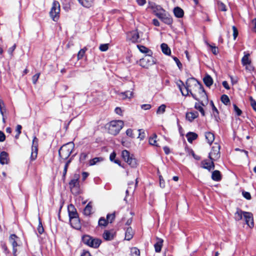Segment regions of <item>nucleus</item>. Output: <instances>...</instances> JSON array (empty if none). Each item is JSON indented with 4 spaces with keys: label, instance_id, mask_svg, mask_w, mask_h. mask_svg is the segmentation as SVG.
I'll return each instance as SVG.
<instances>
[{
    "label": "nucleus",
    "instance_id": "1",
    "mask_svg": "<svg viewBox=\"0 0 256 256\" xmlns=\"http://www.w3.org/2000/svg\"><path fill=\"white\" fill-rule=\"evenodd\" d=\"M177 85L183 96H188L190 93L194 99L200 100L202 106L208 104V98L206 92L202 85L195 78L188 79L186 84L180 80Z\"/></svg>",
    "mask_w": 256,
    "mask_h": 256
},
{
    "label": "nucleus",
    "instance_id": "2",
    "mask_svg": "<svg viewBox=\"0 0 256 256\" xmlns=\"http://www.w3.org/2000/svg\"><path fill=\"white\" fill-rule=\"evenodd\" d=\"M149 8L152 10L155 15L162 22L168 24H170L172 23V20L168 14L160 6H156L154 4H150V2H149Z\"/></svg>",
    "mask_w": 256,
    "mask_h": 256
},
{
    "label": "nucleus",
    "instance_id": "3",
    "mask_svg": "<svg viewBox=\"0 0 256 256\" xmlns=\"http://www.w3.org/2000/svg\"><path fill=\"white\" fill-rule=\"evenodd\" d=\"M244 218L246 224L250 228L254 226L253 214L250 212H243L240 209H237L234 214V218L236 220H240Z\"/></svg>",
    "mask_w": 256,
    "mask_h": 256
},
{
    "label": "nucleus",
    "instance_id": "4",
    "mask_svg": "<svg viewBox=\"0 0 256 256\" xmlns=\"http://www.w3.org/2000/svg\"><path fill=\"white\" fill-rule=\"evenodd\" d=\"M124 126L122 120H114L110 122L107 126L108 132L110 134L116 136L119 133Z\"/></svg>",
    "mask_w": 256,
    "mask_h": 256
},
{
    "label": "nucleus",
    "instance_id": "5",
    "mask_svg": "<svg viewBox=\"0 0 256 256\" xmlns=\"http://www.w3.org/2000/svg\"><path fill=\"white\" fill-rule=\"evenodd\" d=\"M74 148V144L73 142H69L64 145L59 150L60 157L64 160H66L72 152Z\"/></svg>",
    "mask_w": 256,
    "mask_h": 256
},
{
    "label": "nucleus",
    "instance_id": "6",
    "mask_svg": "<svg viewBox=\"0 0 256 256\" xmlns=\"http://www.w3.org/2000/svg\"><path fill=\"white\" fill-rule=\"evenodd\" d=\"M156 59L148 54L140 60L138 64L144 68H148L150 66L156 64Z\"/></svg>",
    "mask_w": 256,
    "mask_h": 256
},
{
    "label": "nucleus",
    "instance_id": "7",
    "mask_svg": "<svg viewBox=\"0 0 256 256\" xmlns=\"http://www.w3.org/2000/svg\"><path fill=\"white\" fill-rule=\"evenodd\" d=\"M82 242L84 244L94 248H98L102 242L100 240L94 238L88 235L83 236Z\"/></svg>",
    "mask_w": 256,
    "mask_h": 256
},
{
    "label": "nucleus",
    "instance_id": "8",
    "mask_svg": "<svg viewBox=\"0 0 256 256\" xmlns=\"http://www.w3.org/2000/svg\"><path fill=\"white\" fill-rule=\"evenodd\" d=\"M60 12V4L57 1H54L50 12V16L54 21H57L59 18Z\"/></svg>",
    "mask_w": 256,
    "mask_h": 256
},
{
    "label": "nucleus",
    "instance_id": "9",
    "mask_svg": "<svg viewBox=\"0 0 256 256\" xmlns=\"http://www.w3.org/2000/svg\"><path fill=\"white\" fill-rule=\"evenodd\" d=\"M122 156L124 161L126 162L131 167L134 168L137 166V162L135 158L132 156H130V152L124 150L122 152Z\"/></svg>",
    "mask_w": 256,
    "mask_h": 256
},
{
    "label": "nucleus",
    "instance_id": "10",
    "mask_svg": "<svg viewBox=\"0 0 256 256\" xmlns=\"http://www.w3.org/2000/svg\"><path fill=\"white\" fill-rule=\"evenodd\" d=\"M78 178L79 176L76 175L74 178L69 183L70 190L74 194H78L80 193Z\"/></svg>",
    "mask_w": 256,
    "mask_h": 256
},
{
    "label": "nucleus",
    "instance_id": "11",
    "mask_svg": "<svg viewBox=\"0 0 256 256\" xmlns=\"http://www.w3.org/2000/svg\"><path fill=\"white\" fill-rule=\"evenodd\" d=\"M220 146L215 143L212 148V150L209 154V158L210 160H215L220 158Z\"/></svg>",
    "mask_w": 256,
    "mask_h": 256
},
{
    "label": "nucleus",
    "instance_id": "12",
    "mask_svg": "<svg viewBox=\"0 0 256 256\" xmlns=\"http://www.w3.org/2000/svg\"><path fill=\"white\" fill-rule=\"evenodd\" d=\"M38 141V139L36 136H34L32 140L30 156V159L32 160H35L37 157Z\"/></svg>",
    "mask_w": 256,
    "mask_h": 256
},
{
    "label": "nucleus",
    "instance_id": "13",
    "mask_svg": "<svg viewBox=\"0 0 256 256\" xmlns=\"http://www.w3.org/2000/svg\"><path fill=\"white\" fill-rule=\"evenodd\" d=\"M242 59V62L244 66L246 67V69L248 70H252L253 69L252 66H251V60L249 58L250 54L248 53L246 54Z\"/></svg>",
    "mask_w": 256,
    "mask_h": 256
},
{
    "label": "nucleus",
    "instance_id": "14",
    "mask_svg": "<svg viewBox=\"0 0 256 256\" xmlns=\"http://www.w3.org/2000/svg\"><path fill=\"white\" fill-rule=\"evenodd\" d=\"M139 38V34L136 30L130 32L126 35V40L133 43L137 42Z\"/></svg>",
    "mask_w": 256,
    "mask_h": 256
},
{
    "label": "nucleus",
    "instance_id": "15",
    "mask_svg": "<svg viewBox=\"0 0 256 256\" xmlns=\"http://www.w3.org/2000/svg\"><path fill=\"white\" fill-rule=\"evenodd\" d=\"M17 238V236L14 234L10 235L9 238V240L13 248V254L14 256H16L17 250L16 248L18 246L16 240Z\"/></svg>",
    "mask_w": 256,
    "mask_h": 256
},
{
    "label": "nucleus",
    "instance_id": "16",
    "mask_svg": "<svg viewBox=\"0 0 256 256\" xmlns=\"http://www.w3.org/2000/svg\"><path fill=\"white\" fill-rule=\"evenodd\" d=\"M202 167L204 168L207 169L209 171L214 169V160H203L202 162Z\"/></svg>",
    "mask_w": 256,
    "mask_h": 256
},
{
    "label": "nucleus",
    "instance_id": "17",
    "mask_svg": "<svg viewBox=\"0 0 256 256\" xmlns=\"http://www.w3.org/2000/svg\"><path fill=\"white\" fill-rule=\"evenodd\" d=\"M115 232L113 230H105L102 234L103 238L106 240H111L114 239Z\"/></svg>",
    "mask_w": 256,
    "mask_h": 256
},
{
    "label": "nucleus",
    "instance_id": "18",
    "mask_svg": "<svg viewBox=\"0 0 256 256\" xmlns=\"http://www.w3.org/2000/svg\"><path fill=\"white\" fill-rule=\"evenodd\" d=\"M68 212L70 219L78 216L76 209L72 204L68 206Z\"/></svg>",
    "mask_w": 256,
    "mask_h": 256
},
{
    "label": "nucleus",
    "instance_id": "19",
    "mask_svg": "<svg viewBox=\"0 0 256 256\" xmlns=\"http://www.w3.org/2000/svg\"><path fill=\"white\" fill-rule=\"evenodd\" d=\"M70 222L71 226L77 230H79L80 228L81 224L78 216L70 219Z\"/></svg>",
    "mask_w": 256,
    "mask_h": 256
},
{
    "label": "nucleus",
    "instance_id": "20",
    "mask_svg": "<svg viewBox=\"0 0 256 256\" xmlns=\"http://www.w3.org/2000/svg\"><path fill=\"white\" fill-rule=\"evenodd\" d=\"M198 116L197 112H189L186 114V118L190 122H192Z\"/></svg>",
    "mask_w": 256,
    "mask_h": 256
},
{
    "label": "nucleus",
    "instance_id": "21",
    "mask_svg": "<svg viewBox=\"0 0 256 256\" xmlns=\"http://www.w3.org/2000/svg\"><path fill=\"white\" fill-rule=\"evenodd\" d=\"M8 162V154L5 152H2L0 154V163L2 164H6Z\"/></svg>",
    "mask_w": 256,
    "mask_h": 256
},
{
    "label": "nucleus",
    "instance_id": "22",
    "mask_svg": "<svg viewBox=\"0 0 256 256\" xmlns=\"http://www.w3.org/2000/svg\"><path fill=\"white\" fill-rule=\"evenodd\" d=\"M157 242L154 245L155 251L156 252H160L163 243V240L162 238H157Z\"/></svg>",
    "mask_w": 256,
    "mask_h": 256
},
{
    "label": "nucleus",
    "instance_id": "23",
    "mask_svg": "<svg viewBox=\"0 0 256 256\" xmlns=\"http://www.w3.org/2000/svg\"><path fill=\"white\" fill-rule=\"evenodd\" d=\"M92 202H90L84 210V214L86 216H90L92 213Z\"/></svg>",
    "mask_w": 256,
    "mask_h": 256
},
{
    "label": "nucleus",
    "instance_id": "24",
    "mask_svg": "<svg viewBox=\"0 0 256 256\" xmlns=\"http://www.w3.org/2000/svg\"><path fill=\"white\" fill-rule=\"evenodd\" d=\"M204 84L208 87H210L213 84V80L212 77L207 74L203 78Z\"/></svg>",
    "mask_w": 256,
    "mask_h": 256
},
{
    "label": "nucleus",
    "instance_id": "25",
    "mask_svg": "<svg viewBox=\"0 0 256 256\" xmlns=\"http://www.w3.org/2000/svg\"><path fill=\"white\" fill-rule=\"evenodd\" d=\"M205 137L208 141V142L211 144L214 140V134L210 132H206L205 134Z\"/></svg>",
    "mask_w": 256,
    "mask_h": 256
},
{
    "label": "nucleus",
    "instance_id": "26",
    "mask_svg": "<svg viewBox=\"0 0 256 256\" xmlns=\"http://www.w3.org/2000/svg\"><path fill=\"white\" fill-rule=\"evenodd\" d=\"M134 236V232L131 228H128L126 232L125 239L130 240Z\"/></svg>",
    "mask_w": 256,
    "mask_h": 256
},
{
    "label": "nucleus",
    "instance_id": "27",
    "mask_svg": "<svg viewBox=\"0 0 256 256\" xmlns=\"http://www.w3.org/2000/svg\"><path fill=\"white\" fill-rule=\"evenodd\" d=\"M161 48L162 52L166 55H170L171 54V50L168 44L163 43L161 44Z\"/></svg>",
    "mask_w": 256,
    "mask_h": 256
},
{
    "label": "nucleus",
    "instance_id": "28",
    "mask_svg": "<svg viewBox=\"0 0 256 256\" xmlns=\"http://www.w3.org/2000/svg\"><path fill=\"white\" fill-rule=\"evenodd\" d=\"M119 94L122 99H126L127 98H131L133 96V92L132 91H126L124 92H121Z\"/></svg>",
    "mask_w": 256,
    "mask_h": 256
},
{
    "label": "nucleus",
    "instance_id": "29",
    "mask_svg": "<svg viewBox=\"0 0 256 256\" xmlns=\"http://www.w3.org/2000/svg\"><path fill=\"white\" fill-rule=\"evenodd\" d=\"M174 12L175 16L177 18H182L184 14L183 10L179 7L174 8Z\"/></svg>",
    "mask_w": 256,
    "mask_h": 256
},
{
    "label": "nucleus",
    "instance_id": "30",
    "mask_svg": "<svg viewBox=\"0 0 256 256\" xmlns=\"http://www.w3.org/2000/svg\"><path fill=\"white\" fill-rule=\"evenodd\" d=\"M212 178L214 180L219 181L221 180V174L218 170H214L212 173Z\"/></svg>",
    "mask_w": 256,
    "mask_h": 256
},
{
    "label": "nucleus",
    "instance_id": "31",
    "mask_svg": "<svg viewBox=\"0 0 256 256\" xmlns=\"http://www.w3.org/2000/svg\"><path fill=\"white\" fill-rule=\"evenodd\" d=\"M188 140L190 142H192L194 140H196L198 137V134L194 132H190L186 135Z\"/></svg>",
    "mask_w": 256,
    "mask_h": 256
},
{
    "label": "nucleus",
    "instance_id": "32",
    "mask_svg": "<svg viewBox=\"0 0 256 256\" xmlns=\"http://www.w3.org/2000/svg\"><path fill=\"white\" fill-rule=\"evenodd\" d=\"M94 0H78L79 2L84 6L88 8L90 6Z\"/></svg>",
    "mask_w": 256,
    "mask_h": 256
},
{
    "label": "nucleus",
    "instance_id": "33",
    "mask_svg": "<svg viewBox=\"0 0 256 256\" xmlns=\"http://www.w3.org/2000/svg\"><path fill=\"white\" fill-rule=\"evenodd\" d=\"M200 103H196L195 105H194V108L198 110H199L200 112L201 113V114H202V116H204L205 115V114H204V110L203 109L202 106H203L201 103H200V100H198ZM206 105H205L204 106H206Z\"/></svg>",
    "mask_w": 256,
    "mask_h": 256
},
{
    "label": "nucleus",
    "instance_id": "34",
    "mask_svg": "<svg viewBox=\"0 0 256 256\" xmlns=\"http://www.w3.org/2000/svg\"><path fill=\"white\" fill-rule=\"evenodd\" d=\"M156 137H157L156 135V134H154L152 135V136L149 138V143L150 144L152 145V146H159L156 142Z\"/></svg>",
    "mask_w": 256,
    "mask_h": 256
},
{
    "label": "nucleus",
    "instance_id": "35",
    "mask_svg": "<svg viewBox=\"0 0 256 256\" xmlns=\"http://www.w3.org/2000/svg\"><path fill=\"white\" fill-rule=\"evenodd\" d=\"M108 223L107 220H106L104 218L102 217L98 220V226H106Z\"/></svg>",
    "mask_w": 256,
    "mask_h": 256
},
{
    "label": "nucleus",
    "instance_id": "36",
    "mask_svg": "<svg viewBox=\"0 0 256 256\" xmlns=\"http://www.w3.org/2000/svg\"><path fill=\"white\" fill-rule=\"evenodd\" d=\"M131 256H140V252L136 248H132L130 250Z\"/></svg>",
    "mask_w": 256,
    "mask_h": 256
},
{
    "label": "nucleus",
    "instance_id": "37",
    "mask_svg": "<svg viewBox=\"0 0 256 256\" xmlns=\"http://www.w3.org/2000/svg\"><path fill=\"white\" fill-rule=\"evenodd\" d=\"M166 106L165 104H162L156 110V114H163L166 111Z\"/></svg>",
    "mask_w": 256,
    "mask_h": 256
},
{
    "label": "nucleus",
    "instance_id": "38",
    "mask_svg": "<svg viewBox=\"0 0 256 256\" xmlns=\"http://www.w3.org/2000/svg\"><path fill=\"white\" fill-rule=\"evenodd\" d=\"M86 50V48H84L81 49L78 52V56H77L78 60H80V59L84 57Z\"/></svg>",
    "mask_w": 256,
    "mask_h": 256
},
{
    "label": "nucleus",
    "instance_id": "39",
    "mask_svg": "<svg viewBox=\"0 0 256 256\" xmlns=\"http://www.w3.org/2000/svg\"><path fill=\"white\" fill-rule=\"evenodd\" d=\"M38 222L39 224L37 228L39 234H42L44 232V229L42 225V223L40 221V218H38Z\"/></svg>",
    "mask_w": 256,
    "mask_h": 256
},
{
    "label": "nucleus",
    "instance_id": "40",
    "mask_svg": "<svg viewBox=\"0 0 256 256\" xmlns=\"http://www.w3.org/2000/svg\"><path fill=\"white\" fill-rule=\"evenodd\" d=\"M140 52L144 54L148 53L150 50L146 47L142 46H137Z\"/></svg>",
    "mask_w": 256,
    "mask_h": 256
},
{
    "label": "nucleus",
    "instance_id": "41",
    "mask_svg": "<svg viewBox=\"0 0 256 256\" xmlns=\"http://www.w3.org/2000/svg\"><path fill=\"white\" fill-rule=\"evenodd\" d=\"M207 44L210 46V48L211 50L214 54H217L218 53V48L216 46L211 45L208 43H207Z\"/></svg>",
    "mask_w": 256,
    "mask_h": 256
},
{
    "label": "nucleus",
    "instance_id": "42",
    "mask_svg": "<svg viewBox=\"0 0 256 256\" xmlns=\"http://www.w3.org/2000/svg\"><path fill=\"white\" fill-rule=\"evenodd\" d=\"M102 160V158H95L90 161V166H93L96 164L97 162Z\"/></svg>",
    "mask_w": 256,
    "mask_h": 256
},
{
    "label": "nucleus",
    "instance_id": "43",
    "mask_svg": "<svg viewBox=\"0 0 256 256\" xmlns=\"http://www.w3.org/2000/svg\"><path fill=\"white\" fill-rule=\"evenodd\" d=\"M221 100L225 104H228L230 102V99L228 97L226 94H223L222 96Z\"/></svg>",
    "mask_w": 256,
    "mask_h": 256
},
{
    "label": "nucleus",
    "instance_id": "44",
    "mask_svg": "<svg viewBox=\"0 0 256 256\" xmlns=\"http://www.w3.org/2000/svg\"><path fill=\"white\" fill-rule=\"evenodd\" d=\"M218 8L220 10L226 12V6L225 4L222 2H218Z\"/></svg>",
    "mask_w": 256,
    "mask_h": 256
},
{
    "label": "nucleus",
    "instance_id": "45",
    "mask_svg": "<svg viewBox=\"0 0 256 256\" xmlns=\"http://www.w3.org/2000/svg\"><path fill=\"white\" fill-rule=\"evenodd\" d=\"M115 218L114 213L108 214L106 216V219L108 222L112 223Z\"/></svg>",
    "mask_w": 256,
    "mask_h": 256
},
{
    "label": "nucleus",
    "instance_id": "46",
    "mask_svg": "<svg viewBox=\"0 0 256 256\" xmlns=\"http://www.w3.org/2000/svg\"><path fill=\"white\" fill-rule=\"evenodd\" d=\"M210 104L212 106L213 115L214 116V117L216 118L218 115V110L216 107L214 106V104L212 101L210 102Z\"/></svg>",
    "mask_w": 256,
    "mask_h": 256
},
{
    "label": "nucleus",
    "instance_id": "47",
    "mask_svg": "<svg viewBox=\"0 0 256 256\" xmlns=\"http://www.w3.org/2000/svg\"><path fill=\"white\" fill-rule=\"evenodd\" d=\"M108 44H102L100 45L99 48L102 52H106L108 50Z\"/></svg>",
    "mask_w": 256,
    "mask_h": 256
},
{
    "label": "nucleus",
    "instance_id": "48",
    "mask_svg": "<svg viewBox=\"0 0 256 256\" xmlns=\"http://www.w3.org/2000/svg\"><path fill=\"white\" fill-rule=\"evenodd\" d=\"M139 132V136L138 138H140V140H142L145 138V132L144 131L142 130H138Z\"/></svg>",
    "mask_w": 256,
    "mask_h": 256
},
{
    "label": "nucleus",
    "instance_id": "49",
    "mask_svg": "<svg viewBox=\"0 0 256 256\" xmlns=\"http://www.w3.org/2000/svg\"><path fill=\"white\" fill-rule=\"evenodd\" d=\"M250 104L252 106V107L253 109L256 112V102L253 98L250 96Z\"/></svg>",
    "mask_w": 256,
    "mask_h": 256
},
{
    "label": "nucleus",
    "instance_id": "50",
    "mask_svg": "<svg viewBox=\"0 0 256 256\" xmlns=\"http://www.w3.org/2000/svg\"><path fill=\"white\" fill-rule=\"evenodd\" d=\"M40 73H38L34 75L32 78V80L34 84H36L40 77Z\"/></svg>",
    "mask_w": 256,
    "mask_h": 256
},
{
    "label": "nucleus",
    "instance_id": "51",
    "mask_svg": "<svg viewBox=\"0 0 256 256\" xmlns=\"http://www.w3.org/2000/svg\"><path fill=\"white\" fill-rule=\"evenodd\" d=\"M232 30H233L234 39L236 40V37L238 35V30L235 26H233L232 27Z\"/></svg>",
    "mask_w": 256,
    "mask_h": 256
},
{
    "label": "nucleus",
    "instance_id": "52",
    "mask_svg": "<svg viewBox=\"0 0 256 256\" xmlns=\"http://www.w3.org/2000/svg\"><path fill=\"white\" fill-rule=\"evenodd\" d=\"M242 196L247 200H250L251 198V196L250 192L243 191L242 192Z\"/></svg>",
    "mask_w": 256,
    "mask_h": 256
},
{
    "label": "nucleus",
    "instance_id": "53",
    "mask_svg": "<svg viewBox=\"0 0 256 256\" xmlns=\"http://www.w3.org/2000/svg\"><path fill=\"white\" fill-rule=\"evenodd\" d=\"M234 110L238 116H240L242 114V110L236 106L234 104Z\"/></svg>",
    "mask_w": 256,
    "mask_h": 256
},
{
    "label": "nucleus",
    "instance_id": "54",
    "mask_svg": "<svg viewBox=\"0 0 256 256\" xmlns=\"http://www.w3.org/2000/svg\"><path fill=\"white\" fill-rule=\"evenodd\" d=\"M132 130L130 128H129L128 130H127L126 131V134L128 136L130 137V138H134V136L133 134V132H132Z\"/></svg>",
    "mask_w": 256,
    "mask_h": 256
},
{
    "label": "nucleus",
    "instance_id": "55",
    "mask_svg": "<svg viewBox=\"0 0 256 256\" xmlns=\"http://www.w3.org/2000/svg\"><path fill=\"white\" fill-rule=\"evenodd\" d=\"M141 108L144 110H148L151 108V105L150 104H142Z\"/></svg>",
    "mask_w": 256,
    "mask_h": 256
},
{
    "label": "nucleus",
    "instance_id": "56",
    "mask_svg": "<svg viewBox=\"0 0 256 256\" xmlns=\"http://www.w3.org/2000/svg\"><path fill=\"white\" fill-rule=\"evenodd\" d=\"M115 112L116 114H117L118 115H122V110L121 108L119 107H117L115 108Z\"/></svg>",
    "mask_w": 256,
    "mask_h": 256
},
{
    "label": "nucleus",
    "instance_id": "57",
    "mask_svg": "<svg viewBox=\"0 0 256 256\" xmlns=\"http://www.w3.org/2000/svg\"><path fill=\"white\" fill-rule=\"evenodd\" d=\"M6 139V136L2 132L0 131V142H4Z\"/></svg>",
    "mask_w": 256,
    "mask_h": 256
},
{
    "label": "nucleus",
    "instance_id": "58",
    "mask_svg": "<svg viewBox=\"0 0 256 256\" xmlns=\"http://www.w3.org/2000/svg\"><path fill=\"white\" fill-rule=\"evenodd\" d=\"M174 60L176 62V63L177 64V66H178V67L180 68L182 66V64L180 63V61L179 60L176 58V57H174Z\"/></svg>",
    "mask_w": 256,
    "mask_h": 256
},
{
    "label": "nucleus",
    "instance_id": "59",
    "mask_svg": "<svg viewBox=\"0 0 256 256\" xmlns=\"http://www.w3.org/2000/svg\"><path fill=\"white\" fill-rule=\"evenodd\" d=\"M136 2L139 6H142L146 3V0H136Z\"/></svg>",
    "mask_w": 256,
    "mask_h": 256
},
{
    "label": "nucleus",
    "instance_id": "60",
    "mask_svg": "<svg viewBox=\"0 0 256 256\" xmlns=\"http://www.w3.org/2000/svg\"><path fill=\"white\" fill-rule=\"evenodd\" d=\"M16 45L14 44L13 46H12L11 48H10L8 50V52L12 55V52L14 50L15 48H16Z\"/></svg>",
    "mask_w": 256,
    "mask_h": 256
},
{
    "label": "nucleus",
    "instance_id": "61",
    "mask_svg": "<svg viewBox=\"0 0 256 256\" xmlns=\"http://www.w3.org/2000/svg\"><path fill=\"white\" fill-rule=\"evenodd\" d=\"M160 187H162V188L164 187V180H163L162 176H160Z\"/></svg>",
    "mask_w": 256,
    "mask_h": 256
},
{
    "label": "nucleus",
    "instance_id": "62",
    "mask_svg": "<svg viewBox=\"0 0 256 256\" xmlns=\"http://www.w3.org/2000/svg\"><path fill=\"white\" fill-rule=\"evenodd\" d=\"M22 126L20 125H18L16 126V130L18 132V136H19L20 134L21 133Z\"/></svg>",
    "mask_w": 256,
    "mask_h": 256
},
{
    "label": "nucleus",
    "instance_id": "63",
    "mask_svg": "<svg viewBox=\"0 0 256 256\" xmlns=\"http://www.w3.org/2000/svg\"><path fill=\"white\" fill-rule=\"evenodd\" d=\"M222 86H224V88H226V89L227 90H229L230 89V87L228 86V83L226 81H224L222 82Z\"/></svg>",
    "mask_w": 256,
    "mask_h": 256
},
{
    "label": "nucleus",
    "instance_id": "64",
    "mask_svg": "<svg viewBox=\"0 0 256 256\" xmlns=\"http://www.w3.org/2000/svg\"><path fill=\"white\" fill-rule=\"evenodd\" d=\"M80 256H91V255L88 252L84 251Z\"/></svg>",
    "mask_w": 256,
    "mask_h": 256
}]
</instances>
